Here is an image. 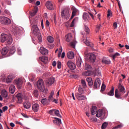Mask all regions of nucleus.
<instances>
[{"mask_svg":"<svg viewBox=\"0 0 129 129\" xmlns=\"http://www.w3.org/2000/svg\"><path fill=\"white\" fill-rule=\"evenodd\" d=\"M107 95L109 96H113L114 95V88L113 86H112L111 88V90L108 93H107Z\"/></svg>","mask_w":129,"mask_h":129,"instance_id":"6ab92c4d","label":"nucleus"},{"mask_svg":"<svg viewBox=\"0 0 129 129\" xmlns=\"http://www.w3.org/2000/svg\"><path fill=\"white\" fill-rule=\"evenodd\" d=\"M46 6L47 9L49 10H53V6L52 3L50 1H47L46 3Z\"/></svg>","mask_w":129,"mask_h":129,"instance_id":"ddd939ff","label":"nucleus"},{"mask_svg":"<svg viewBox=\"0 0 129 129\" xmlns=\"http://www.w3.org/2000/svg\"><path fill=\"white\" fill-rule=\"evenodd\" d=\"M54 115H55V116L61 118V116L59 114V111L58 110H54Z\"/></svg>","mask_w":129,"mask_h":129,"instance_id":"c9c22d12","label":"nucleus"},{"mask_svg":"<svg viewBox=\"0 0 129 129\" xmlns=\"http://www.w3.org/2000/svg\"><path fill=\"white\" fill-rule=\"evenodd\" d=\"M70 44H71V46L73 48H75L76 42H75V41H73V42H71V43H70Z\"/></svg>","mask_w":129,"mask_h":129,"instance_id":"6e6d98bb","label":"nucleus"},{"mask_svg":"<svg viewBox=\"0 0 129 129\" xmlns=\"http://www.w3.org/2000/svg\"><path fill=\"white\" fill-rule=\"evenodd\" d=\"M88 59H89L92 62H94L96 59V56L94 54L88 53L85 56Z\"/></svg>","mask_w":129,"mask_h":129,"instance_id":"0eeeda50","label":"nucleus"},{"mask_svg":"<svg viewBox=\"0 0 129 129\" xmlns=\"http://www.w3.org/2000/svg\"><path fill=\"white\" fill-rule=\"evenodd\" d=\"M1 95L4 98H7L8 96V92L6 90H3L2 91Z\"/></svg>","mask_w":129,"mask_h":129,"instance_id":"393cba45","label":"nucleus"},{"mask_svg":"<svg viewBox=\"0 0 129 129\" xmlns=\"http://www.w3.org/2000/svg\"><path fill=\"white\" fill-rule=\"evenodd\" d=\"M102 62L105 64H110L111 61L109 60L103 59Z\"/></svg>","mask_w":129,"mask_h":129,"instance_id":"49530a36","label":"nucleus"},{"mask_svg":"<svg viewBox=\"0 0 129 129\" xmlns=\"http://www.w3.org/2000/svg\"><path fill=\"white\" fill-rule=\"evenodd\" d=\"M38 39L39 42H42V36L41 34H38Z\"/></svg>","mask_w":129,"mask_h":129,"instance_id":"8fccbe9b","label":"nucleus"},{"mask_svg":"<svg viewBox=\"0 0 129 129\" xmlns=\"http://www.w3.org/2000/svg\"><path fill=\"white\" fill-rule=\"evenodd\" d=\"M103 115V111L102 110H99L97 112V113L96 114V117H100Z\"/></svg>","mask_w":129,"mask_h":129,"instance_id":"f704fd0d","label":"nucleus"},{"mask_svg":"<svg viewBox=\"0 0 129 129\" xmlns=\"http://www.w3.org/2000/svg\"><path fill=\"white\" fill-rule=\"evenodd\" d=\"M70 9H64V10H62L61 13V16L62 18H64L66 19H69L70 18Z\"/></svg>","mask_w":129,"mask_h":129,"instance_id":"39448f33","label":"nucleus"},{"mask_svg":"<svg viewBox=\"0 0 129 129\" xmlns=\"http://www.w3.org/2000/svg\"><path fill=\"white\" fill-rule=\"evenodd\" d=\"M16 90L15 86L13 85H11L9 87V92L12 94H14L15 93Z\"/></svg>","mask_w":129,"mask_h":129,"instance_id":"a211bd4d","label":"nucleus"},{"mask_svg":"<svg viewBox=\"0 0 129 129\" xmlns=\"http://www.w3.org/2000/svg\"><path fill=\"white\" fill-rule=\"evenodd\" d=\"M93 74V73L90 71H86L83 73V75L84 76H90Z\"/></svg>","mask_w":129,"mask_h":129,"instance_id":"5701e85b","label":"nucleus"},{"mask_svg":"<svg viewBox=\"0 0 129 129\" xmlns=\"http://www.w3.org/2000/svg\"><path fill=\"white\" fill-rule=\"evenodd\" d=\"M113 26H114V28L115 29H116L117 28V22H114V24H113Z\"/></svg>","mask_w":129,"mask_h":129,"instance_id":"69168bd1","label":"nucleus"},{"mask_svg":"<svg viewBox=\"0 0 129 129\" xmlns=\"http://www.w3.org/2000/svg\"><path fill=\"white\" fill-rule=\"evenodd\" d=\"M81 63H82V59L81 58H78L77 59V66L79 67V68H81Z\"/></svg>","mask_w":129,"mask_h":129,"instance_id":"473e14b6","label":"nucleus"},{"mask_svg":"<svg viewBox=\"0 0 129 129\" xmlns=\"http://www.w3.org/2000/svg\"><path fill=\"white\" fill-rule=\"evenodd\" d=\"M67 56L70 59H73L74 57V54L73 52L70 51L67 53Z\"/></svg>","mask_w":129,"mask_h":129,"instance_id":"c756f323","label":"nucleus"},{"mask_svg":"<svg viewBox=\"0 0 129 129\" xmlns=\"http://www.w3.org/2000/svg\"><path fill=\"white\" fill-rule=\"evenodd\" d=\"M37 12H38V8L37 7L35 8L34 11L31 13V16H34L37 14Z\"/></svg>","mask_w":129,"mask_h":129,"instance_id":"58836bf2","label":"nucleus"},{"mask_svg":"<svg viewBox=\"0 0 129 129\" xmlns=\"http://www.w3.org/2000/svg\"><path fill=\"white\" fill-rule=\"evenodd\" d=\"M32 31L34 35H37L38 34H40V30L38 28L37 24H35L34 25H32L31 28Z\"/></svg>","mask_w":129,"mask_h":129,"instance_id":"423d86ee","label":"nucleus"},{"mask_svg":"<svg viewBox=\"0 0 129 129\" xmlns=\"http://www.w3.org/2000/svg\"><path fill=\"white\" fill-rule=\"evenodd\" d=\"M85 69L87 71H90L91 70H92V67L90 65L87 64V63H86L85 64Z\"/></svg>","mask_w":129,"mask_h":129,"instance_id":"a19ab883","label":"nucleus"},{"mask_svg":"<svg viewBox=\"0 0 129 129\" xmlns=\"http://www.w3.org/2000/svg\"><path fill=\"white\" fill-rule=\"evenodd\" d=\"M0 23L3 25H10L11 24V20L5 16H0Z\"/></svg>","mask_w":129,"mask_h":129,"instance_id":"20e7f679","label":"nucleus"},{"mask_svg":"<svg viewBox=\"0 0 129 129\" xmlns=\"http://www.w3.org/2000/svg\"><path fill=\"white\" fill-rule=\"evenodd\" d=\"M107 16H108V17H112V13L111 12V11L109 9L108 10V15H107Z\"/></svg>","mask_w":129,"mask_h":129,"instance_id":"de8ad7c7","label":"nucleus"},{"mask_svg":"<svg viewBox=\"0 0 129 129\" xmlns=\"http://www.w3.org/2000/svg\"><path fill=\"white\" fill-rule=\"evenodd\" d=\"M101 84V81L99 79H96L94 84V89H99V87H100Z\"/></svg>","mask_w":129,"mask_h":129,"instance_id":"6e6552de","label":"nucleus"},{"mask_svg":"<svg viewBox=\"0 0 129 129\" xmlns=\"http://www.w3.org/2000/svg\"><path fill=\"white\" fill-rule=\"evenodd\" d=\"M54 78L51 77L46 82V86H50V85H52L54 83Z\"/></svg>","mask_w":129,"mask_h":129,"instance_id":"9d476101","label":"nucleus"},{"mask_svg":"<svg viewBox=\"0 0 129 129\" xmlns=\"http://www.w3.org/2000/svg\"><path fill=\"white\" fill-rule=\"evenodd\" d=\"M88 84H89V86H92V85L93 84V81H92L91 82H89Z\"/></svg>","mask_w":129,"mask_h":129,"instance_id":"774afa93","label":"nucleus"},{"mask_svg":"<svg viewBox=\"0 0 129 129\" xmlns=\"http://www.w3.org/2000/svg\"><path fill=\"white\" fill-rule=\"evenodd\" d=\"M55 109H52L49 111L48 113L49 114L51 115H53L54 114Z\"/></svg>","mask_w":129,"mask_h":129,"instance_id":"3c124183","label":"nucleus"},{"mask_svg":"<svg viewBox=\"0 0 129 129\" xmlns=\"http://www.w3.org/2000/svg\"><path fill=\"white\" fill-rule=\"evenodd\" d=\"M61 62L60 61L57 62V68L60 69L61 68Z\"/></svg>","mask_w":129,"mask_h":129,"instance_id":"e2e57ef3","label":"nucleus"},{"mask_svg":"<svg viewBox=\"0 0 129 129\" xmlns=\"http://www.w3.org/2000/svg\"><path fill=\"white\" fill-rule=\"evenodd\" d=\"M122 127V125L121 124H118L117 126L113 127L112 129H118L121 128Z\"/></svg>","mask_w":129,"mask_h":129,"instance_id":"603ef678","label":"nucleus"},{"mask_svg":"<svg viewBox=\"0 0 129 129\" xmlns=\"http://www.w3.org/2000/svg\"><path fill=\"white\" fill-rule=\"evenodd\" d=\"M120 56V54L119 53L116 52L114 55H113V60H115L116 56Z\"/></svg>","mask_w":129,"mask_h":129,"instance_id":"09e8293b","label":"nucleus"},{"mask_svg":"<svg viewBox=\"0 0 129 129\" xmlns=\"http://www.w3.org/2000/svg\"><path fill=\"white\" fill-rule=\"evenodd\" d=\"M9 52V48H4L2 49L1 53L3 55H6Z\"/></svg>","mask_w":129,"mask_h":129,"instance_id":"cd10ccee","label":"nucleus"},{"mask_svg":"<svg viewBox=\"0 0 129 129\" xmlns=\"http://www.w3.org/2000/svg\"><path fill=\"white\" fill-rule=\"evenodd\" d=\"M37 88L42 92H45V86H44V81L42 79H39L36 84Z\"/></svg>","mask_w":129,"mask_h":129,"instance_id":"7ed1b4c3","label":"nucleus"},{"mask_svg":"<svg viewBox=\"0 0 129 129\" xmlns=\"http://www.w3.org/2000/svg\"><path fill=\"white\" fill-rule=\"evenodd\" d=\"M26 88L28 90H31L33 88L32 85L31 83H27L26 86Z\"/></svg>","mask_w":129,"mask_h":129,"instance_id":"7c9ffc66","label":"nucleus"},{"mask_svg":"<svg viewBox=\"0 0 129 129\" xmlns=\"http://www.w3.org/2000/svg\"><path fill=\"white\" fill-rule=\"evenodd\" d=\"M54 119H55L53 120V123L57 125H60L61 123V119L57 117H54Z\"/></svg>","mask_w":129,"mask_h":129,"instance_id":"f3484780","label":"nucleus"},{"mask_svg":"<svg viewBox=\"0 0 129 129\" xmlns=\"http://www.w3.org/2000/svg\"><path fill=\"white\" fill-rule=\"evenodd\" d=\"M95 74L97 76H101V72L98 70H96Z\"/></svg>","mask_w":129,"mask_h":129,"instance_id":"4d7b16f0","label":"nucleus"},{"mask_svg":"<svg viewBox=\"0 0 129 129\" xmlns=\"http://www.w3.org/2000/svg\"><path fill=\"white\" fill-rule=\"evenodd\" d=\"M85 43L87 46H89L92 48L94 47V44L92 42H90V41L87 39V38H86V40Z\"/></svg>","mask_w":129,"mask_h":129,"instance_id":"bb28decb","label":"nucleus"},{"mask_svg":"<svg viewBox=\"0 0 129 129\" xmlns=\"http://www.w3.org/2000/svg\"><path fill=\"white\" fill-rule=\"evenodd\" d=\"M126 93V90L124 87L120 83L117 86V89L115 90V98L118 99H122V96Z\"/></svg>","mask_w":129,"mask_h":129,"instance_id":"f257e3e1","label":"nucleus"},{"mask_svg":"<svg viewBox=\"0 0 129 129\" xmlns=\"http://www.w3.org/2000/svg\"><path fill=\"white\" fill-rule=\"evenodd\" d=\"M68 67L71 70H74L76 69V65L74 63L69 60L67 62Z\"/></svg>","mask_w":129,"mask_h":129,"instance_id":"1a4fd4ad","label":"nucleus"},{"mask_svg":"<svg viewBox=\"0 0 129 129\" xmlns=\"http://www.w3.org/2000/svg\"><path fill=\"white\" fill-rule=\"evenodd\" d=\"M23 106L24 108L26 109H29L31 108V104L28 100H26V101L23 103Z\"/></svg>","mask_w":129,"mask_h":129,"instance_id":"9b49d317","label":"nucleus"},{"mask_svg":"<svg viewBox=\"0 0 129 129\" xmlns=\"http://www.w3.org/2000/svg\"><path fill=\"white\" fill-rule=\"evenodd\" d=\"M88 17V13H83V18L84 19H87V17Z\"/></svg>","mask_w":129,"mask_h":129,"instance_id":"680f3d73","label":"nucleus"},{"mask_svg":"<svg viewBox=\"0 0 129 129\" xmlns=\"http://www.w3.org/2000/svg\"><path fill=\"white\" fill-rule=\"evenodd\" d=\"M33 94L35 97L38 98L39 97V91L38 90H35L33 91Z\"/></svg>","mask_w":129,"mask_h":129,"instance_id":"72a5a7b5","label":"nucleus"},{"mask_svg":"<svg viewBox=\"0 0 129 129\" xmlns=\"http://www.w3.org/2000/svg\"><path fill=\"white\" fill-rule=\"evenodd\" d=\"M87 82H91V81H92V79L91 78H87V79H86Z\"/></svg>","mask_w":129,"mask_h":129,"instance_id":"0e129e2a","label":"nucleus"},{"mask_svg":"<svg viewBox=\"0 0 129 129\" xmlns=\"http://www.w3.org/2000/svg\"><path fill=\"white\" fill-rule=\"evenodd\" d=\"M13 78V77L12 75H9L6 79L7 83L8 84L10 83V82L12 81Z\"/></svg>","mask_w":129,"mask_h":129,"instance_id":"a878e982","label":"nucleus"},{"mask_svg":"<svg viewBox=\"0 0 129 129\" xmlns=\"http://www.w3.org/2000/svg\"><path fill=\"white\" fill-rule=\"evenodd\" d=\"M81 83L83 88H86L87 87L86 83L85 80H82Z\"/></svg>","mask_w":129,"mask_h":129,"instance_id":"79ce46f5","label":"nucleus"},{"mask_svg":"<svg viewBox=\"0 0 129 129\" xmlns=\"http://www.w3.org/2000/svg\"><path fill=\"white\" fill-rule=\"evenodd\" d=\"M75 95L79 101L85 100L86 99V97L84 95L78 93H76Z\"/></svg>","mask_w":129,"mask_h":129,"instance_id":"f8f14e48","label":"nucleus"},{"mask_svg":"<svg viewBox=\"0 0 129 129\" xmlns=\"http://www.w3.org/2000/svg\"><path fill=\"white\" fill-rule=\"evenodd\" d=\"M71 10L72 11V15L71 17V20L73 19V18L76 15V13L78 12V10L75 7H72Z\"/></svg>","mask_w":129,"mask_h":129,"instance_id":"dca6fc26","label":"nucleus"},{"mask_svg":"<svg viewBox=\"0 0 129 129\" xmlns=\"http://www.w3.org/2000/svg\"><path fill=\"white\" fill-rule=\"evenodd\" d=\"M40 52L42 54H43V55H46L48 53V50L42 47H40Z\"/></svg>","mask_w":129,"mask_h":129,"instance_id":"aec40b11","label":"nucleus"},{"mask_svg":"<svg viewBox=\"0 0 129 129\" xmlns=\"http://www.w3.org/2000/svg\"><path fill=\"white\" fill-rule=\"evenodd\" d=\"M62 48H60L58 50V57H59L60 56L61 52H62Z\"/></svg>","mask_w":129,"mask_h":129,"instance_id":"bf43d9fd","label":"nucleus"},{"mask_svg":"<svg viewBox=\"0 0 129 129\" xmlns=\"http://www.w3.org/2000/svg\"><path fill=\"white\" fill-rule=\"evenodd\" d=\"M39 59L41 60V61H42L44 63H48L47 57H45V56L40 57Z\"/></svg>","mask_w":129,"mask_h":129,"instance_id":"4be33fe9","label":"nucleus"},{"mask_svg":"<svg viewBox=\"0 0 129 129\" xmlns=\"http://www.w3.org/2000/svg\"><path fill=\"white\" fill-rule=\"evenodd\" d=\"M78 91L79 93H81V94H83L84 93V90L82 88L81 86H79V89H78Z\"/></svg>","mask_w":129,"mask_h":129,"instance_id":"c03bdc74","label":"nucleus"},{"mask_svg":"<svg viewBox=\"0 0 129 129\" xmlns=\"http://www.w3.org/2000/svg\"><path fill=\"white\" fill-rule=\"evenodd\" d=\"M85 32L87 33V34H89V32H90V30L88 28V27L86 26H85Z\"/></svg>","mask_w":129,"mask_h":129,"instance_id":"864d4df0","label":"nucleus"},{"mask_svg":"<svg viewBox=\"0 0 129 129\" xmlns=\"http://www.w3.org/2000/svg\"><path fill=\"white\" fill-rule=\"evenodd\" d=\"M47 41L48 42L51 43L54 41V39L52 37L49 36L47 37Z\"/></svg>","mask_w":129,"mask_h":129,"instance_id":"ea45409f","label":"nucleus"},{"mask_svg":"<svg viewBox=\"0 0 129 129\" xmlns=\"http://www.w3.org/2000/svg\"><path fill=\"white\" fill-rule=\"evenodd\" d=\"M40 109V105L39 104L35 103L32 106V110L35 112H37L38 111H39V109Z\"/></svg>","mask_w":129,"mask_h":129,"instance_id":"4468645a","label":"nucleus"},{"mask_svg":"<svg viewBox=\"0 0 129 129\" xmlns=\"http://www.w3.org/2000/svg\"><path fill=\"white\" fill-rule=\"evenodd\" d=\"M2 109H3V111L4 112H5V111H6L8 110V107L7 106H4V107H3V108H2Z\"/></svg>","mask_w":129,"mask_h":129,"instance_id":"13d9d810","label":"nucleus"},{"mask_svg":"<svg viewBox=\"0 0 129 129\" xmlns=\"http://www.w3.org/2000/svg\"><path fill=\"white\" fill-rule=\"evenodd\" d=\"M97 111V108L95 106H92V108L91 109V111L92 115H95L96 111Z\"/></svg>","mask_w":129,"mask_h":129,"instance_id":"b1692460","label":"nucleus"},{"mask_svg":"<svg viewBox=\"0 0 129 129\" xmlns=\"http://www.w3.org/2000/svg\"><path fill=\"white\" fill-rule=\"evenodd\" d=\"M14 35H17L19 34V29L17 28H14L12 31Z\"/></svg>","mask_w":129,"mask_h":129,"instance_id":"4c0bfd02","label":"nucleus"},{"mask_svg":"<svg viewBox=\"0 0 129 129\" xmlns=\"http://www.w3.org/2000/svg\"><path fill=\"white\" fill-rule=\"evenodd\" d=\"M105 88H106V86L104 84H103L101 87V91H104Z\"/></svg>","mask_w":129,"mask_h":129,"instance_id":"5fc2aeb1","label":"nucleus"},{"mask_svg":"<svg viewBox=\"0 0 129 129\" xmlns=\"http://www.w3.org/2000/svg\"><path fill=\"white\" fill-rule=\"evenodd\" d=\"M78 20V17H76L74 19H73L71 25H70V27H73L74 26V24H75V22H77Z\"/></svg>","mask_w":129,"mask_h":129,"instance_id":"e433bc0d","label":"nucleus"},{"mask_svg":"<svg viewBox=\"0 0 129 129\" xmlns=\"http://www.w3.org/2000/svg\"><path fill=\"white\" fill-rule=\"evenodd\" d=\"M97 118L96 117H92L91 118V121L92 122H97Z\"/></svg>","mask_w":129,"mask_h":129,"instance_id":"052dcab7","label":"nucleus"},{"mask_svg":"<svg viewBox=\"0 0 129 129\" xmlns=\"http://www.w3.org/2000/svg\"><path fill=\"white\" fill-rule=\"evenodd\" d=\"M108 125V122H105L103 123V124L102 125V129H105Z\"/></svg>","mask_w":129,"mask_h":129,"instance_id":"37998d69","label":"nucleus"},{"mask_svg":"<svg viewBox=\"0 0 129 129\" xmlns=\"http://www.w3.org/2000/svg\"><path fill=\"white\" fill-rule=\"evenodd\" d=\"M16 84L17 85V86L20 88L21 87V85L23 83V81L22 80V79L21 78H19L18 79H16L15 81Z\"/></svg>","mask_w":129,"mask_h":129,"instance_id":"2eb2a0df","label":"nucleus"},{"mask_svg":"<svg viewBox=\"0 0 129 129\" xmlns=\"http://www.w3.org/2000/svg\"><path fill=\"white\" fill-rule=\"evenodd\" d=\"M47 102H48V100L46 98L43 99L41 100V103L43 105H46Z\"/></svg>","mask_w":129,"mask_h":129,"instance_id":"a18cd8bd","label":"nucleus"},{"mask_svg":"<svg viewBox=\"0 0 129 129\" xmlns=\"http://www.w3.org/2000/svg\"><path fill=\"white\" fill-rule=\"evenodd\" d=\"M49 26H50V22H49V21L48 20H46V26L48 27Z\"/></svg>","mask_w":129,"mask_h":129,"instance_id":"338daca9","label":"nucleus"},{"mask_svg":"<svg viewBox=\"0 0 129 129\" xmlns=\"http://www.w3.org/2000/svg\"><path fill=\"white\" fill-rule=\"evenodd\" d=\"M15 52H16V49L14 46H13L10 49H9V53L11 54H14Z\"/></svg>","mask_w":129,"mask_h":129,"instance_id":"2f4dec72","label":"nucleus"},{"mask_svg":"<svg viewBox=\"0 0 129 129\" xmlns=\"http://www.w3.org/2000/svg\"><path fill=\"white\" fill-rule=\"evenodd\" d=\"M66 41L68 42H70V41H71L72 40H73L72 39V36L71 35V34H68L66 36Z\"/></svg>","mask_w":129,"mask_h":129,"instance_id":"c85d7f7f","label":"nucleus"},{"mask_svg":"<svg viewBox=\"0 0 129 129\" xmlns=\"http://www.w3.org/2000/svg\"><path fill=\"white\" fill-rule=\"evenodd\" d=\"M17 98L18 99V102L19 103H21L23 101L22 95L21 93L18 94L17 95Z\"/></svg>","mask_w":129,"mask_h":129,"instance_id":"412c9836","label":"nucleus"},{"mask_svg":"<svg viewBox=\"0 0 129 129\" xmlns=\"http://www.w3.org/2000/svg\"><path fill=\"white\" fill-rule=\"evenodd\" d=\"M1 42L2 43L7 42V44L10 45L12 43L13 39L11 35H8L6 34H2L0 38Z\"/></svg>","mask_w":129,"mask_h":129,"instance_id":"f03ea898","label":"nucleus"}]
</instances>
